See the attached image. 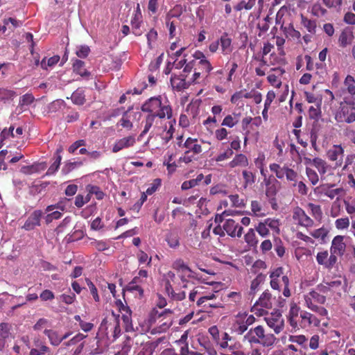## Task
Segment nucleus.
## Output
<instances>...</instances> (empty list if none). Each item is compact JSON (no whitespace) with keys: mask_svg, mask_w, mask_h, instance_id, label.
<instances>
[{"mask_svg":"<svg viewBox=\"0 0 355 355\" xmlns=\"http://www.w3.org/2000/svg\"><path fill=\"white\" fill-rule=\"evenodd\" d=\"M288 15V9L286 6H282L277 13L276 24L280 25V28L283 33L284 36L277 35L276 45L277 50V55L272 53L270 55V63L272 64H278L280 65H286L287 60L286 57V51H284V44L286 42V39L288 37V31L286 26H284V19L283 17Z\"/></svg>","mask_w":355,"mask_h":355,"instance_id":"1","label":"nucleus"},{"mask_svg":"<svg viewBox=\"0 0 355 355\" xmlns=\"http://www.w3.org/2000/svg\"><path fill=\"white\" fill-rule=\"evenodd\" d=\"M148 324L151 334L166 332L173 324V312L170 309L159 312L153 309L148 315Z\"/></svg>","mask_w":355,"mask_h":355,"instance_id":"2","label":"nucleus"},{"mask_svg":"<svg viewBox=\"0 0 355 355\" xmlns=\"http://www.w3.org/2000/svg\"><path fill=\"white\" fill-rule=\"evenodd\" d=\"M168 278L165 285V289L168 295L173 300L180 301L186 297V291H180L179 288H188L192 286L183 276L176 277L174 272L170 271L167 274Z\"/></svg>","mask_w":355,"mask_h":355,"instance_id":"3","label":"nucleus"},{"mask_svg":"<svg viewBox=\"0 0 355 355\" xmlns=\"http://www.w3.org/2000/svg\"><path fill=\"white\" fill-rule=\"evenodd\" d=\"M144 112L149 114H155L158 115V119H163L167 118L171 119L173 116V110L169 103H162V97H151L148 99L141 107Z\"/></svg>","mask_w":355,"mask_h":355,"instance_id":"4","label":"nucleus"},{"mask_svg":"<svg viewBox=\"0 0 355 355\" xmlns=\"http://www.w3.org/2000/svg\"><path fill=\"white\" fill-rule=\"evenodd\" d=\"M244 338L251 344H259L266 347L272 346L277 340L272 334H266L261 325L250 329Z\"/></svg>","mask_w":355,"mask_h":355,"instance_id":"5","label":"nucleus"},{"mask_svg":"<svg viewBox=\"0 0 355 355\" xmlns=\"http://www.w3.org/2000/svg\"><path fill=\"white\" fill-rule=\"evenodd\" d=\"M99 330L107 337H109V334H111L113 340H116L121 334L119 315H116L112 311L110 315L103 320Z\"/></svg>","mask_w":355,"mask_h":355,"instance_id":"6","label":"nucleus"},{"mask_svg":"<svg viewBox=\"0 0 355 355\" xmlns=\"http://www.w3.org/2000/svg\"><path fill=\"white\" fill-rule=\"evenodd\" d=\"M178 145L179 147L182 146L187 149L184 155L180 158V162L185 164H189L196 159L195 155L201 153L202 151L201 145L198 143V139L196 138L188 137L184 144L179 141Z\"/></svg>","mask_w":355,"mask_h":355,"instance_id":"7","label":"nucleus"},{"mask_svg":"<svg viewBox=\"0 0 355 355\" xmlns=\"http://www.w3.org/2000/svg\"><path fill=\"white\" fill-rule=\"evenodd\" d=\"M334 186V184H323L315 188L314 192L320 196H326L331 200L337 196V200H338L340 198L345 196L346 191L343 187L333 189Z\"/></svg>","mask_w":355,"mask_h":355,"instance_id":"8","label":"nucleus"},{"mask_svg":"<svg viewBox=\"0 0 355 355\" xmlns=\"http://www.w3.org/2000/svg\"><path fill=\"white\" fill-rule=\"evenodd\" d=\"M274 298L268 290L265 291L259 300L254 304L252 309H257L260 312V315H263L267 313L265 309H271L272 307Z\"/></svg>","mask_w":355,"mask_h":355,"instance_id":"9","label":"nucleus"},{"mask_svg":"<svg viewBox=\"0 0 355 355\" xmlns=\"http://www.w3.org/2000/svg\"><path fill=\"white\" fill-rule=\"evenodd\" d=\"M136 139L134 135H129L119 139H116L113 144L112 151L114 153L119 152L125 148H129L135 146Z\"/></svg>","mask_w":355,"mask_h":355,"instance_id":"10","label":"nucleus"},{"mask_svg":"<svg viewBox=\"0 0 355 355\" xmlns=\"http://www.w3.org/2000/svg\"><path fill=\"white\" fill-rule=\"evenodd\" d=\"M116 306H118L119 311L122 313V320L123 321L125 329L126 331H130L133 330V327L132 324L131 319V310L127 306H125L121 300H119L116 302Z\"/></svg>","mask_w":355,"mask_h":355,"instance_id":"11","label":"nucleus"},{"mask_svg":"<svg viewBox=\"0 0 355 355\" xmlns=\"http://www.w3.org/2000/svg\"><path fill=\"white\" fill-rule=\"evenodd\" d=\"M223 230L231 237H241L243 229L233 219H227L223 224Z\"/></svg>","mask_w":355,"mask_h":355,"instance_id":"12","label":"nucleus"},{"mask_svg":"<svg viewBox=\"0 0 355 355\" xmlns=\"http://www.w3.org/2000/svg\"><path fill=\"white\" fill-rule=\"evenodd\" d=\"M187 74H180L178 76H172L171 78V84L174 89L180 92L187 89L191 85V82L187 80Z\"/></svg>","mask_w":355,"mask_h":355,"instance_id":"13","label":"nucleus"},{"mask_svg":"<svg viewBox=\"0 0 355 355\" xmlns=\"http://www.w3.org/2000/svg\"><path fill=\"white\" fill-rule=\"evenodd\" d=\"M42 216L41 210H35L27 218L23 225V228L27 231L33 230L35 227L40 225V220Z\"/></svg>","mask_w":355,"mask_h":355,"instance_id":"14","label":"nucleus"},{"mask_svg":"<svg viewBox=\"0 0 355 355\" xmlns=\"http://www.w3.org/2000/svg\"><path fill=\"white\" fill-rule=\"evenodd\" d=\"M293 219L299 225L309 226L311 224L312 220L305 214V212L300 207L293 209Z\"/></svg>","mask_w":355,"mask_h":355,"instance_id":"15","label":"nucleus"},{"mask_svg":"<svg viewBox=\"0 0 355 355\" xmlns=\"http://www.w3.org/2000/svg\"><path fill=\"white\" fill-rule=\"evenodd\" d=\"M266 183V194L268 197L272 198L275 196L279 187V182L272 176L264 178Z\"/></svg>","mask_w":355,"mask_h":355,"instance_id":"16","label":"nucleus"},{"mask_svg":"<svg viewBox=\"0 0 355 355\" xmlns=\"http://www.w3.org/2000/svg\"><path fill=\"white\" fill-rule=\"evenodd\" d=\"M344 236H336L332 241L331 247L330 249L331 254H336L338 255H343L345 250V244L343 242Z\"/></svg>","mask_w":355,"mask_h":355,"instance_id":"17","label":"nucleus"},{"mask_svg":"<svg viewBox=\"0 0 355 355\" xmlns=\"http://www.w3.org/2000/svg\"><path fill=\"white\" fill-rule=\"evenodd\" d=\"M284 275V268L282 267H278L275 268L270 275V279H279L282 276V281L284 283V288L283 294L286 297H288V278Z\"/></svg>","mask_w":355,"mask_h":355,"instance_id":"18","label":"nucleus"},{"mask_svg":"<svg viewBox=\"0 0 355 355\" xmlns=\"http://www.w3.org/2000/svg\"><path fill=\"white\" fill-rule=\"evenodd\" d=\"M249 165V160L246 155L240 153L236 154L234 157L227 164V166L234 168L236 167H247Z\"/></svg>","mask_w":355,"mask_h":355,"instance_id":"19","label":"nucleus"},{"mask_svg":"<svg viewBox=\"0 0 355 355\" xmlns=\"http://www.w3.org/2000/svg\"><path fill=\"white\" fill-rule=\"evenodd\" d=\"M221 46V51L223 55L230 54L232 51V39L228 36L227 33L225 32L218 40Z\"/></svg>","mask_w":355,"mask_h":355,"instance_id":"20","label":"nucleus"},{"mask_svg":"<svg viewBox=\"0 0 355 355\" xmlns=\"http://www.w3.org/2000/svg\"><path fill=\"white\" fill-rule=\"evenodd\" d=\"M270 169L275 173L277 178L283 179L286 177V179H288V166L286 164L283 166L276 163L271 164Z\"/></svg>","mask_w":355,"mask_h":355,"instance_id":"21","label":"nucleus"},{"mask_svg":"<svg viewBox=\"0 0 355 355\" xmlns=\"http://www.w3.org/2000/svg\"><path fill=\"white\" fill-rule=\"evenodd\" d=\"M243 176V187L246 189L249 187H252L256 182V175L253 172L248 170H243L242 171Z\"/></svg>","mask_w":355,"mask_h":355,"instance_id":"22","label":"nucleus"},{"mask_svg":"<svg viewBox=\"0 0 355 355\" xmlns=\"http://www.w3.org/2000/svg\"><path fill=\"white\" fill-rule=\"evenodd\" d=\"M165 241H166L168 245L173 249L178 248L180 243V236L176 231H171L166 234L165 237Z\"/></svg>","mask_w":355,"mask_h":355,"instance_id":"23","label":"nucleus"},{"mask_svg":"<svg viewBox=\"0 0 355 355\" xmlns=\"http://www.w3.org/2000/svg\"><path fill=\"white\" fill-rule=\"evenodd\" d=\"M272 70L275 73L269 74L267 79L272 85L279 87L282 83L278 80V77L283 75L286 72V70L281 67L274 68Z\"/></svg>","mask_w":355,"mask_h":355,"instance_id":"24","label":"nucleus"},{"mask_svg":"<svg viewBox=\"0 0 355 355\" xmlns=\"http://www.w3.org/2000/svg\"><path fill=\"white\" fill-rule=\"evenodd\" d=\"M200 345L203 347L209 355H217V352L212 343L205 336H200L198 338Z\"/></svg>","mask_w":355,"mask_h":355,"instance_id":"25","label":"nucleus"},{"mask_svg":"<svg viewBox=\"0 0 355 355\" xmlns=\"http://www.w3.org/2000/svg\"><path fill=\"white\" fill-rule=\"evenodd\" d=\"M203 179L204 175L202 173H200L197 175L196 178L183 182L181 186V189L182 190H188L189 189L193 188L196 186L199 185Z\"/></svg>","mask_w":355,"mask_h":355,"instance_id":"26","label":"nucleus"},{"mask_svg":"<svg viewBox=\"0 0 355 355\" xmlns=\"http://www.w3.org/2000/svg\"><path fill=\"white\" fill-rule=\"evenodd\" d=\"M343 149L340 146H334L332 149H330L327 155L332 161L342 160L343 157Z\"/></svg>","mask_w":355,"mask_h":355,"instance_id":"27","label":"nucleus"},{"mask_svg":"<svg viewBox=\"0 0 355 355\" xmlns=\"http://www.w3.org/2000/svg\"><path fill=\"white\" fill-rule=\"evenodd\" d=\"M158 118V115L155 114H149L146 116V119H145V125H144V128L143 130V131L141 132V133L140 134L139 137H143L144 136L149 130L150 129L152 128V126L153 125V124L155 123H156V119Z\"/></svg>","mask_w":355,"mask_h":355,"instance_id":"28","label":"nucleus"},{"mask_svg":"<svg viewBox=\"0 0 355 355\" xmlns=\"http://www.w3.org/2000/svg\"><path fill=\"white\" fill-rule=\"evenodd\" d=\"M85 62L80 60H76L73 64V70L81 76H89L90 73L85 67Z\"/></svg>","mask_w":355,"mask_h":355,"instance_id":"29","label":"nucleus"},{"mask_svg":"<svg viewBox=\"0 0 355 355\" xmlns=\"http://www.w3.org/2000/svg\"><path fill=\"white\" fill-rule=\"evenodd\" d=\"M44 334L49 338L52 345L58 346L62 343V338H60L57 331L52 329H45Z\"/></svg>","mask_w":355,"mask_h":355,"instance_id":"30","label":"nucleus"},{"mask_svg":"<svg viewBox=\"0 0 355 355\" xmlns=\"http://www.w3.org/2000/svg\"><path fill=\"white\" fill-rule=\"evenodd\" d=\"M47 167L46 162L35 163L31 166H28L24 168V172L28 174H32L35 173H40L44 171Z\"/></svg>","mask_w":355,"mask_h":355,"instance_id":"31","label":"nucleus"},{"mask_svg":"<svg viewBox=\"0 0 355 355\" xmlns=\"http://www.w3.org/2000/svg\"><path fill=\"white\" fill-rule=\"evenodd\" d=\"M60 59V56L57 55L49 58L44 57L40 62V66L43 69L47 70L49 67H52L55 66L59 62Z\"/></svg>","mask_w":355,"mask_h":355,"instance_id":"32","label":"nucleus"},{"mask_svg":"<svg viewBox=\"0 0 355 355\" xmlns=\"http://www.w3.org/2000/svg\"><path fill=\"white\" fill-rule=\"evenodd\" d=\"M354 35L352 31L344 30L339 37V42L343 47L352 42Z\"/></svg>","mask_w":355,"mask_h":355,"instance_id":"33","label":"nucleus"},{"mask_svg":"<svg viewBox=\"0 0 355 355\" xmlns=\"http://www.w3.org/2000/svg\"><path fill=\"white\" fill-rule=\"evenodd\" d=\"M299 307L296 304L291 306L290 308V326L293 328H296L297 326V322L299 320Z\"/></svg>","mask_w":355,"mask_h":355,"instance_id":"34","label":"nucleus"},{"mask_svg":"<svg viewBox=\"0 0 355 355\" xmlns=\"http://www.w3.org/2000/svg\"><path fill=\"white\" fill-rule=\"evenodd\" d=\"M86 191L89 192L90 194L95 195L98 200H103L105 197L104 192L96 185L87 184L86 186Z\"/></svg>","mask_w":355,"mask_h":355,"instance_id":"35","label":"nucleus"},{"mask_svg":"<svg viewBox=\"0 0 355 355\" xmlns=\"http://www.w3.org/2000/svg\"><path fill=\"white\" fill-rule=\"evenodd\" d=\"M17 96L15 91L5 88H0V101L6 103L8 101L12 100Z\"/></svg>","mask_w":355,"mask_h":355,"instance_id":"36","label":"nucleus"},{"mask_svg":"<svg viewBox=\"0 0 355 355\" xmlns=\"http://www.w3.org/2000/svg\"><path fill=\"white\" fill-rule=\"evenodd\" d=\"M119 125L123 128L130 130L133 128V123L130 121V117L128 115V110L123 112L121 119L119 120Z\"/></svg>","mask_w":355,"mask_h":355,"instance_id":"37","label":"nucleus"},{"mask_svg":"<svg viewBox=\"0 0 355 355\" xmlns=\"http://www.w3.org/2000/svg\"><path fill=\"white\" fill-rule=\"evenodd\" d=\"M238 122H239L238 114H228L224 118L221 125L223 126L232 128L235 125H236L238 123Z\"/></svg>","mask_w":355,"mask_h":355,"instance_id":"38","label":"nucleus"},{"mask_svg":"<svg viewBox=\"0 0 355 355\" xmlns=\"http://www.w3.org/2000/svg\"><path fill=\"white\" fill-rule=\"evenodd\" d=\"M245 241L251 247H256L258 244L254 230L250 229L244 236Z\"/></svg>","mask_w":355,"mask_h":355,"instance_id":"39","label":"nucleus"},{"mask_svg":"<svg viewBox=\"0 0 355 355\" xmlns=\"http://www.w3.org/2000/svg\"><path fill=\"white\" fill-rule=\"evenodd\" d=\"M266 275L262 273H259L255 279H254L250 285V295L254 294L258 288L259 284L265 280Z\"/></svg>","mask_w":355,"mask_h":355,"instance_id":"40","label":"nucleus"},{"mask_svg":"<svg viewBox=\"0 0 355 355\" xmlns=\"http://www.w3.org/2000/svg\"><path fill=\"white\" fill-rule=\"evenodd\" d=\"M306 302L309 309L315 313H318L320 315L324 316L327 314V311L324 307L318 306L313 304L311 299H306Z\"/></svg>","mask_w":355,"mask_h":355,"instance_id":"41","label":"nucleus"},{"mask_svg":"<svg viewBox=\"0 0 355 355\" xmlns=\"http://www.w3.org/2000/svg\"><path fill=\"white\" fill-rule=\"evenodd\" d=\"M83 164V163L81 161L66 162L62 168V172L64 174H68L69 173L72 171L75 168L80 167Z\"/></svg>","mask_w":355,"mask_h":355,"instance_id":"42","label":"nucleus"},{"mask_svg":"<svg viewBox=\"0 0 355 355\" xmlns=\"http://www.w3.org/2000/svg\"><path fill=\"white\" fill-rule=\"evenodd\" d=\"M71 101L76 105H83L85 98L82 90L77 89L71 95Z\"/></svg>","mask_w":355,"mask_h":355,"instance_id":"43","label":"nucleus"},{"mask_svg":"<svg viewBox=\"0 0 355 355\" xmlns=\"http://www.w3.org/2000/svg\"><path fill=\"white\" fill-rule=\"evenodd\" d=\"M182 6L180 4L175 5L166 15L168 19L178 18L182 14Z\"/></svg>","mask_w":355,"mask_h":355,"instance_id":"44","label":"nucleus"},{"mask_svg":"<svg viewBox=\"0 0 355 355\" xmlns=\"http://www.w3.org/2000/svg\"><path fill=\"white\" fill-rule=\"evenodd\" d=\"M85 282L89 287V291L96 302H100V297L98 293V290L94 283L89 279L86 278Z\"/></svg>","mask_w":355,"mask_h":355,"instance_id":"45","label":"nucleus"},{"mask_svg":"<svg viewBox=\"0 0 355 355\" xmlns=\"http://www.w3.org/2000/svg\"><path fill=\"white\" fill-rule=\"evenodd\" d=\"M61 160L62 156H58V157H55L53 163L48 168L46 173V175L50 176L53 175L60 168Z\"/></svg>","mask_w":355,"mask_h":355,"instance_id":"46","label":"nucleus"},{"mask_svg":"<svg viewBox=\"0 0 355 355\" xmlns=\"http://www.w3.org/2000/svg\"><path fill=\"white\" fill-rule=\"evenodd\" d=\"M313 164L318 168L320 174H324L327 171L326 162L318 157H315L313 159Z\"/></svg>","mask_w":355,"mask_h":355,"instance_id":"47","label":"nucleus"},{"mask_svg":"<svg viewBox=\"0 0 355 355\" xmlns=\"http://www.w3.org/2000/svg\"><path fill=\"white\" fill-rule=\"evenodd\" d=\"M35 101V97L31 93H27L20 97L19 105L23 107L24 105H29Z\"/></svg>","mask_w":355,"mask_h":355,"instance_id":"48","label":"nucleus"},{"mask_svg":"<svg viewBox=\"0 0 355 355\" xmlns=\"http://www.w3.org/2000/svg\"><path fill=\"white\" fill-rule=\"evenodd\" d=\"M218 291H216L213 293H209V294H207V295H205L204 296L199 297L196 302L197 306H201L203 304H205L207 302V301L216 299L218 296Z\"/></svg>","mask_w":355,"mask_h":355,"instance_id":"49","label":"nucleus"},{"mask_svg":"<svg viewBox=\"0 0 355 355\" xmlns=\"http://www.w3.org/2000/svg\"><path fill=\"white\" fill-rule=\"evenodd\" d=\"M304 96L306 99V101L310 103H315L316 105H318V106H320L322 103V97L320 96H315L312 93H310L309 92H304Z\"/></svg>","mask_w":355,"mask_h":355,"instance_id":"50","label":"nucleus"},{"mask_svg":"<svg viewBox=\"0 0 355 355\" xmlns=\"http://www.w3.org/2000/svg\"><path fill=\"white\" fill-rule=\"evenodd\" d=\"M86 337H87V336H85L81 333H78L75 336H73L71 339H70L69 341L64 342L63 343V345L68 347V346H71V345H77L78 343H80L83 340H84Z\"/></svg>","mask_w":355,"mask_h":355,"instance_id":"51","label":"nucleus"},{"mask_svg":"<svg viewBox=\"0 0 355 355\" xmlns=\"http://www.w3.org/2000/svg\"><path fill=\"white\" fill-rule=\"evenodd\" d=\"M248 327L245 324L243 320H236L234 324V331L239 335L243 334L245 331H247Z\"/></svg>","mask_w":355,"mask_h":355,"instance_id":"52","label":"nucleus"},{"mask_svg":"<svg viewBox=\"0 0 355 355\" xmlns=\"http://www.w3.org/2000/svg\"><path fill=\"white\" fill-rule=\"evenodd\" d=\"M173 268L178 271H189L191 272V269L187 266L184 261L181 259H177L173 264Z\"/></svg>","mask_w":355,"mask_h":355,"instance_id":"53","label":"nucleus"},{"mask_svg":"<svg viewBox=\"0 0 355 355\" xmlns=\"http://www.w3.org/2000/svg\"><path fill=\"white\" fill-rule=\"evenodd\" d=\"M197 64L200 66V69L202 71H205L208 74H209L213 69L211 64L207 58L202 60H199L197 62Z\"/></svg>","mask_w":355,"mask_h":355,"instance_id":"54","label":"nucleus"},{"mask_svg":"<svg viewBox=\"0 0 355 355\" xmlns=\"http://www.w3.org/2000/svg\"><path fill=\"white\" fill-rule=\"evenodd\" d=\"M148 46L150 49H153L152 44L157 39V32L154 28H151L146 34Z\"/></svg>","mask_w":355,"mask_h":355,"instance_id":"55","label":"nucleus"},{"mask_svg":"<svg viewBox=\"0 0 355 355\" xmlns=\"http://www.w3.org/2000/svg\"><path fill=\"white\" fill-rule=\"evenodd\" d=\"M10 327L8 323L1 322L0 324V338L2 339L8 338L10 336Z\"/></svg>","mask_w":355,"mask_h":355,"instance_id":"56","label":"nucleus"},{"mask_svg":"<svg viewBox=\"0 0 355 355\" xmlns=\"http://www.w3.org/2000/svg\"><path fill=\"white\" fill-rule=\"evenodd\" d=\"M345 85L347 86L348 92L352 94H355V85L354 79L351 76H347L345 80Z\"/></svg>","mask_w":355,"mask_h":355,"instance_id":"57","label":"nucleus"},{"mask_svg":"<svg viewBox=\"0 0 355 355\" xmlns=\"http://www.w3.org/2000/svg\"><path fill=\"white\" fill-rule=\"evenodd\" d=\"M232 205L235 207H243L245 204L243 199H241L237 194L231 195L229 196Z\"/></svg>","mask_w":355,"mask_h":355,"instance_id":"58","label":"nucleus"},{"mask_svg":"<svg viewBox=\"0 0 355 355\" xmlns=\"http://www.w3.org/2000/svg\"><path fill=\"white\" fill-rule=\"evenodd\" d=\"M234 154L232 148H227L225 152L220 153L215 158L214 160L217 162H222L230 158Z\"/></svg>","mask_w":355,"mask_h":355,"instance_id":"59","label":"nucleus"},{"mask_svg":"<svg viewBox=\"0 0 355 355\" xmlns=\"http://www.w3.org/2000/svg\"><path fill=\"white\" fill-rule=\"evenodd\" d=\"M266 268V263L262 261V260H257L252 265L250 270H251V272L252 273H254V274H257V273H260L259 272V270L261 269H264Z\"/></svg>","mask_w":355,"mask_h":355,"instance_id":"60","label":"nucleus"},{"mask_svg":"<svg viewBox=\"0 0 355 355\" xmlns=\"http://www.w3.org/2000/svg\"><path fill=\"white\" fill-rule=\"evenodd\" d=\"M328 234V231L324 228H320L314 230L311 235L315 239H321L323 242H325V238Z\"/></svg>","mask_w":355,"mask_h":355,"instance_id":"61","label":"nucleus"},{"mask_svg":"<svg viewBox=\"0 0 355 355\" xmlns=\"http://www.w3.org/2000/svg\"><path fill=\"white\" fill-rule=\"evenodd\" d=\"M269 17H266L261 21L259 22L257 25V28L259 29L260 33H259V36L261 35V33H266L269 29Z\"/></svg>","mask_w":355,"mask_h":355,"instance_id":"62","label":"nucleus"},{"mask_svg":"<svg viewBox=\"0 0 355 355\" xmlns=\"http://www.w3.org/2000/svg\"><path fill=\"white\" fill-rule=\"evenodd\" d=\"M268 325L272 328L276 334H279L282 330V322H278L273 319L267 320Z\"/></svg>","mask_w":355,"mask_h":355,"instance_id":"63","label":"nucleus"},{"mask_svg":"<svg viewBox=\"0 0 355 355\" xmlns=\"http://www.w3.org/2000/svg\"><path fill=\"white\" fill-rule=\"evenodd\" d=\"M224 75V70L221 69L213 72L210 76L215 82L222 83L225 79Z\"/></svg>","mask_w":355,"mask_h":355,"instance_id":"64","label":"nucleus"}]
</instances>
